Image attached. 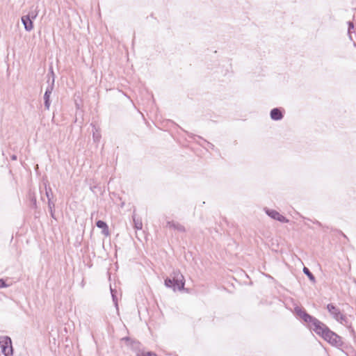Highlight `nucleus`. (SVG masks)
<instances>
[{"label": "nucleus", "mask_w": 356, "mask_h": 356, "mask_svg": "<svg viewBox=\"0 0 356 356\" xmlns=\"http://www.w3.org/2000/svg\"><path fill=\"white\" fill-rule=\"evenodd\" d=\"M0 354L3 355L13 354L12 341L8 336H0Z\"/></svg>", "instance_id": "nucleus-3"}, {"label": "nucleus", "mask_w": 356, "mask_h": 356, "mask_svg": "<svg viewBox=\"0 0 356 356\" xmlns=\"http://www.w3.org/2000/svg\"><path fill=\"white\" fill-rule=\"evenodd\" d=\"M97 227L102 229V233L108 236L109 234L108 226L106 223L102 220H98L96 223Z\"/></svg>", "instance_id": "nucleus-9"}, {"label": "nucleus", "mask_w": 356, "mask_h": 356, "mask_svg": "<svg viewBox=\"0 0 356 356\" xmlns=\"http://www.w3.org/2000/svg\"><path fill=\"white\" fill-rule=\"evenodd\" d=\"M264 211L269 217L274 220H276L280 222H289V220L285 216L281 215L279 212H277L275 210L265 208Z\"/></svg>", "instance_id": "nucleus-5"}, {"label": "nucleus", "mask_w": 356, "mask_h": 356, "mask_svg": "<svg viewBox=\"0 0 356 356\" xmlns=\"http://www.w3.org/2000/svg\"><path fill=\"white\" fill-rule=\"evenodd\" d=\"M36 16H37V13L31 14V15L29 14L28 15L23 16L22 17V22L24 24V29L26 31H30L33 29V22L31 19V17H32L33 19V18H35Z\"/></svg>", "instance_id": "nucleus-6"}, {"label": "nucleus", "mask_w": 356, "mask_h": 356, "mask_svg": "<svg viewBox=\"0 0 356 356\" xmlns=\"http://www.w3.org/2000/svg\"><path fill=\"white\" fill-rule=\"evenodd\" d=\"M9 285L7 284L3 279H0V289L8 287Z\"/></svg>", "instance_id": "nucleus-16"}, {"label": "nucleus", "mask_w": 356, "mask_h": 356, "mask_svg": "<svg viewBox=\"0 0 356 356\" xmlns=\"http://www.w3.org/2000/svg\"><path fill=\"white\" fill-rule=\"evenodd\" d=\"M303 273L307 276V277L309 279L310 281L314 282L316 280V278L314 275L311 273L309 269L307 267L303 268Z\"/></svg>", "instance_id": "nucleus-12"}, {"label": "nucleus", "mask_w": 356, "mask_h": 356, "mask_svg": "<svg viewBox=\"0 0 356 356\" xmlns=\"http://www.w3.org/2000/svg\"><path fill=\"white\" fill-rule=\"evenodd\" d=\"M165 285L166 287L172 288L173 291L181 290L184 286V278L179 271H174L171 277L165 279Z\"/></svg>", "instance_id": "nucleus-2"}, {"label": "nucleus", "mask_w": 356, "mask_h": 356, "mask_svg": "<svg viewBox=\"0 0 356 356\" xmlns=\"http://www.w3.org/2000/svg\"><path fill=\"white\" fill-rule=\"evenodd\" d=\"M92 138H93L94 142H95V143H98L101 138V134H100L99 130L97 129V128H96L95 126H93V129H92Z\"/></svg>", "instance_id": "nucleus-11"}, {"label": "nucleus", "mask_w": 356, "mask_h": 356, "mask_svg": "<svg viewBox=\"0 0 356 356\" xmlns=\"http://www.w3.org/2000/svg\"><path fill=\"white\" fill-rule=\"evenodd\" d=\"M350 332H351L353 335H355V331H354V330H353V329H351V330H350Z\"/></svg>", "instance_id": "nucleus-24"}, {"label": "nucleus", "mask_w": 356, "mask_h": 356, "mask_svg": "<svg viewBox=\"0 0 356 356\" xmlns=\"http://www.w3.org/2000/svg\"><path fill=\"white\" fill-rule=\"evenodd\" d=\"M44 107L46 109L49 110L50 107V100H44Z\"/></svg>", "instance_id": "nucleus-19"}, {"label": "nucleus", "mask_w": 356, "mask_h": 356, "mask_svg": "<svg viewBox=\"0 0 356 356\" xmlns=\"http://www.w3.org/2000/svg\"><path fill=\"white\" fill-rule=\"evenodd\" d=\"M137 356H157V355L153 352H145L143 350H140L137 353Z\"/></svg>", "instance_id": "nucleus-14"}, {"label": "nucleus", "mask_w": 356, "mask_h": 356, "mask_svg": "<svg viewBox=\"0 0 356 356\" xmlns=\"http://www.w3.org/2000/svg\"><path fill=\"white\" fill-rule=\"evenodd\" d=\"M202 140H203V138H202ZM204 143H206L208 145V147L213 148L214 145L207 140H204Z\"/></svg>", "instance_id": "nucleus-20"}, {"label": "nucleus", "mask_w": 356, "mask_h": 356, "mask_svg": "<svg viewBox=\"0 0 356 356\" xmlns=\"http://www.w3.org/2000/svg\"><path fill=\"white\" fill-rule=\"evenodd\" d=\"M46 195L47 199L50 198L49 191L46 188Z\"/></svg>", "instance_id": "nucleus-21"}, {"label": "nucleus", "mask_w": 356, "mask_h": 356, "mask_svg": "<svg viewBox=\"0 0 356 356\" xmlns=\"http://www.w3.org/2000/svg\"><path fill=\"white\" fill-rule=\"evenodd\" d=\"M270 118L273 120H281L284 118V109L282 108H274L270 112Z\"/></svg>", "instance_id": "nucleus-7"}, {"label": "nucleus", "mask_w": 356, "mask_h": 356, "mask_svg": "<svg viewBox=\"0 0 356 356\" xmlns=\"http://www.w3.org/2000/svg\"><path fill=\"white\" fill-rule=\"evenodd\" d=\"M314 223L316 224L317 225H318L319 227H321L322 226V224L319 222V221H316L314 222Z\"/></svg>", "instance_id": "nucleus-22"}, {"label": "nucleus", "mask_w": 356, "mask_h": 356, "mask_svg": "<svg viewBox=\"0 0 356 356\" xmlns=\"http://www.w3.org/2000/svg\"><path fill=\"white\" fill-rule=\"evenodd\" d=\"M12 159L13 160H16L17 159V156H15V155L12 156Z\"/></svg>", "instance_id": "nucleus-23"}, {"label": "nucleus", "mask_w": 356, "mask_h": 356, "mask_svg": "<svg viewBox=\"0 0 356 356\" xmlns=\"http://www.w3.org/2000/svg\"><path fill=\"white\" fill-rule=\"evenodd\" d=\"M166 227L177 230L178 232H184V227L181 224H179L178 222L172 220V221H167Z\"/></svg>", "instance_id": "nucleus-8"}, {"label": "nucleus", "mask_w": 356, "mask_h": 356, "mask_svg": "<svg viewBox=\"0 0 356 356\" xmlns=\"http://www.w3.org/2000/svg\"><path fill=\"white\" fill-rule=\"evenodd\" d=\"M294 313L297 317L303 321L311 331L314 332L332 346L339 348L343 346L340 336L332 331L323 322L309 314L304 308L296 306L294 307Z\"/></svg>", "instance_id": "nucleus-1"}, {"label": "nucleus", "mask_w": 356, "mask_h": 356, "mask_svg": "<svg viewBox=\"0 0 356 356\" xmlns=\"http://www.w3.org/2000/svg\"><path fill=\"white\" fill-rule=\"evenodd\" d=\"M327 309L330 314L332 316V317L337 321L340 323H343V321H346V317L340 312L339 309L334 306L333 304H328L327 305Z\"/></svg>", "instance_id": "nucleus-4"}, {"label": "nucleus", "mask_w": 356, "mask_h": 356, "mask_svg": "<svg viewBox=\"0 0 356 356\" xmlns=\"http://www.w3.org/2000/svg\"><path fill=\"white\" fill-rule=\"evenodd\" d=\"M12 355H4V356H11Z\"/></svg>", "instance_id": "nucleus-25"}, {"label": "nucleus", "mask_w": 356, "mask_h": 356, "mask_svg": "<svg viewBox=\"0 0 356 356\" xmlns=\"http://www.w3.org/2000/svg\"><path fill=\"white\" fill-rule=\"evenodd\" d=\"M133 220L134 228L137 230L142 229L143 222L140 218H136L135 215L133 216Z\"/></svg>", "instance_id": "nucleus-10"}, {"label": "nucleus", "mask_w": 356, "mask_h": 356, "mask_svg": "<svg viewBox=\"0 0 356 356\" xmlns=\"http://www.w3.org/2000/svg\"><path fill=\"white\" fill-rule=\"evenodd\" d=\"M111 295H112L113 300L115 302V304L117 305L115 292L114 291V290L111 287Z\"/></svg>", "instance_id": "nucleus-17"}, {"label": "nucleus", "mask_w": 356, "mask_h": 356, "mask_svg": "<svg viewBox=\"0 0 356 356\" xmlns=\"http://www.w3.org/2000/svg\"><path fill=\"white\" fill-rule=\"evenodd\" d=\"M48 206H49V210H50L51 215L52 217H54L53 209H52L54 207V203L51 201V198H49V200H48Z\"/></svg>", "instance_id": "nucleus-15"}, {"label": "nucleus", "mask_w": 356, "mask_h": 356, "mask_svg": "<svg viewBox=\"0 0 356 356\" xmlns=\"http://www.w3.org/2000/svg\"><path fill=\"white\" fill-rule=\"evenodd\" d=\"M348 33H350L351 30L354 29V24L352 22L349 21L348 22Z\"/></svg>", "instance_id": "nucleus-18"}, {"label": "nucleus", "mask_w": 356, "mask_h": 356, "mask_svg": "<svg viewBox=\"0 0 356 356\" xmlns=\"http://www.w3.org/2000/svg\"><path fill=\"white\" fill-rule=\"evenodd\" d=\"M53 81H54V79H53ZM52 84H54V82H52ZM52 90H53V85L49 86V87H47V88L46 89V91L44 92V100L49 99L50 95L51 94Z\"/></svg>", "instance_id": "nucleus-13"}]
</instances>
